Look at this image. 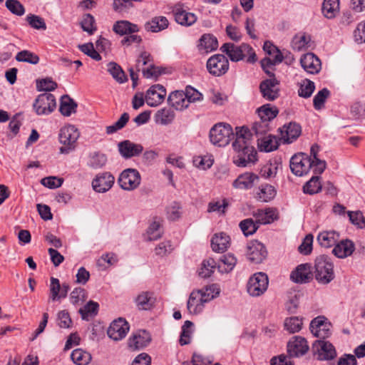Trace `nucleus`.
I'll use <instances>...</instances> for the list:
<instances>
[{
	"label": "nucleus",
	"mask_w": 365,
	"mask_h": 365,
	"mask_svg": "<svg viewBox=\"0 0 365 365\" xmlns=\"http://www.w3.org/2000/svg\"><path fill=\"white\" fill-rule=\"evenodd\" d=\"M338 237V234L334 231L321 232V247L329 248L336 245Z\"/></svg>",
	"instance_id": "50"
},
{
	"label": "nucleus",
	"mask_w": 365,
	"mask_h": 365,
	"mask_svg": "<svg viewBox=\"0 0 365 365\" xmlns=\"http://www.w3.org/2000/svg\"><path fill=\"white\" fill-rule=\"evenodd\" d=\"M279 81L276 78L265 79L259 84V90L262 97L269 101H273L279 96L278 87Z\"/></svg>",
	"instance_id": "11"
},
{
	"label": "nucleus",
	"mask_w": 365,
	"mask_h": 365,
	"mask_svg": "<svg viewBox=\"0 0 365 365\" xmlns=\"http://www.w3.org/2000/svg\"><path fill=\"white\" fill-rule=\"evenodd\" d=\"M202 294V299H205V303L211 301L220 294V289L216 284H211L200 289Z\"/></svg>",
	"instance_id": "52"
},
{
	"label": "nucleus",
	"mask_w": 365,
	"mask_h": 365,
	"mask_svg": "<svg viewBox=\"0 0 365 365\" xmlns=\"http://www.w3.org/2000/svg\"><path fill=\"white\" fill-rule=\"evenodd\" d=\"M336 356L337 351L333 344L321 339V361H334Z\"/></svg>",
	"instance_id": "32"
},
{
	"label": "nucleus",
	"mask_w": 365,
	"mask_h": 365,
	"mask_svg": "<svg viewBox=\"0 0 365 365\" xmlns=\"http://www.w3.org/2000/svg\"><path fill=\"white\" fill-rule=\"evenodd\" d=\"M310 42L309 36L299 33L296 34L292 41V47L297 51H302L308 46Z\"/></svg>",
	"instance_id": "44"
},
{
	"label": "nucleus",
	"mask_w": 365,
	"mask_h": 365,
	"mask_svg": "<svg viewBox=\"0 0 365 365\" xmlns=\"http://www.w3.org/2000/svg\"><path fill=\"white\" fill-rule=\"evenodd\" d=\"M220 50L225 53L232 61L237 62L244 59V53L251 51L252 47L247 43L236 46L232 43H225L221 46Z\"/></svg>",
	"instance_id": "10"
},
{
	"label": "nucleus",
	"mask_w": 365,
	"mask_h": 365,
	"mask_svg": "<svg viewBox=\"0 0 365 365\" xmlns=\"http://www.w3.org/2000/svg\"><path fill=\"white\" fill-rule=\"evenodd\" d=\"M113 31L120 35L133 34L138 31V27L136 24H131L128 21H117L113 26Z\"/></svg>",
	"instance_id": "35"
},
{
	"label": "nucleus",
	"mask_w": 365,
	"mask_h": 365,
	"mask_svg": "<svg viewBox=\"0 0 365 365\" xmlns=\"http://www.w3.org/2000/svg\"><path fill=\"white\" fill-rule=\"evenodd\" d=\"M313 243V235L308 234L304 238L302 244L298 247L299 253L307 255L312 252Z\"/></svg>",
	"instance_id": "58"
},
{
	"label": "nucleus",
	"mask_w": 365,
	"mask_h": 365,
	"mask_svg": "<svg viewBox=\"0 0 365 365\" xmlns=\"http://www.w3.org/2000/svg\"><path fill=\"white\" fill-rule=\"evenodd\" d=\"M321 339L325 340L331 335V328L332 327L331 323L328 319L321 315Z\"/></svg>",
	"instance_id": "62"
},
{
	"label": "nucleus",
	"mask_w": 365,
	"mask_h": 365,
	"mask_svg": "<svg viewBox=\"0 0 365 365\" xmlns=\"http://www.w3.org/2000/svg\"><path fill=\"white\" fill-rule=\"evenodd\" d=\"M78 104L68 95H64L61 98L59 111L64 116H70L76 113Z\"/></svg>",
	"instance_id": "29"
},
{
	"label": "nucleus",
	"mask_w": 365,
	"mask_h": 365,
	"mask_svg": "<svg viewBox=\"0 0 365 365\" xmlns=\"http://www.w3.org/2000/svg\"><path fill=\"white\" fill-rule=\"evenodd\" d=\"M79 138V133L73 125H68L62 128L59 133V141L63 145L60 148L61 153H68L73 150Z\"/></svg>",
	"instance_id": "4"
},
{
	"label": "nucleus",
	"mask_w": 365,
	"mask_h": 365,
	"mask_svg": "<svg viewBox=\"0 0 365 365\" xmlns=\"http://www.w3.org/2000/svg\"><path fill=\"white\" fill-rule=\"evenodd\" d=\"M71 357L72 361L77 365H87L91 360V355L81 349L73 350Z\"/></svg>",
	"instance_id": "42"
},
{
	"label": "nucleus",
	"mask_w": 365,
	"mask_h": 365,
	"mask_svg": "<svg viewBox=\"0 0 365 365\" xmlns=\"http://www.w3.org/2000/svg\"><path fill=\"white\" fill-rule=\"evenodd\" d=\"M27 21L29 24V25L36 29H46V25L43 18L34 15V14H29L27 16Z\"/></svg>",
	"instance_id": "61"
},
{
	"label": "nucleus",
	"mask_w": 365,
	"mask_h": 365,
	"mask_svg": "<svg viewBox=\"0 0 365 365\" xmlns=\"http://www.w3.org/2000/svg\"><path fill=\"white\" fill-rule=\"evenodd\" d=\"M233 136L234 133L231 125L225 123H218L210 130V142L218 147L228 145Z\"/></svg>",
	"instance_id": "3"
},
{
	"label": "nucleus",
	"mask_w": 365,
	"mask_h": 365,
	"mask_svg": "<svg viewBox=\"0 0 365 365\" xmlns=\"http://www.w3.org/2000/svg\"><path fill=\"white\" fill-rule=\"evenodd\" d=\"M305 194L314 195L319 192V176L314 175L303 186Z\"/></svg>",
	"instance_id": "49"
},
{
	"label": "nucleus",
	"mask_w": 365,
	"mask_h": 365,
	"mask_svg": "<svg viewBox=\"0 0 365 365\" xmlns=\"http://www.w3.org/2000/svg\"><path fill=\"white\" fill-rule=\"evenodd\" d=\"M135 302L140 309L148 310L153 306L155 299L151 293L142 292L137 297Z\"/></svg>",
	"instance_id": "40"
},
{
	"label": "nucleus",
	"mask_w": 365,
	"mask_h": 365,
	"mask_svg": "<svg viewBox=\"0 0 365 365\" xmlns=\"http://www.w3.org/2000/svg\"><path fill=\"white\" fill-rule=\"evenodd\" d=\"M114 182L115 178L111 173L103 172L96 175L92 181V187L96 192L103 193L113 187Z\"/></svg>",
	"instance_id": "14"
},
{
	"label": "nucleus",
	"mask_w": 365,
	"mask_h": 365,
	"mask_svg": "<svg viewBox=\"0 0 365 365\" xmlns=\"http://www.w3.org/2000/svg\"><path fill=\"white\" fill-rule=\"evenodd\" d=\"M107 156L101 152H94L89 155L88 165L93 169H100L107 163Z\"/></svg>",
	"instance_id": "39"
},
{
	"label": "nucleus",
	"mask_w": 365,
	"mask_h": 365,
	"mask_svg": "<svg viewBox=\"0 0 365 365\" xmlns=\"http://www.w3.org/2000/svg\"><path fill=\"white\" fill-rule=\"evenodd\" d=\"M324 265L321 269V283L328 284L334 279V264L330 262L327 257L321 256V262Z\"/></svg>",
	"instance_id": "26"
},
{
	"label": "nucleus",
	"mask_w": 365,
	"mask_h": 365,
	"mask_svg": "<svg viewBox=\"0 0 365 365\" xmlns=\"http://www.w3.org/2000/svg\"><path fill=\"white\" fill-rule=\"evenodd\" d=\"M230 245V237L225 233L215 234L211 240V247L213 251L225 252Z\"/></svg>",
	"instance_id": "27"
},
{
	"label": "nucleus",
	"mask_w": 365,
	"mask_h": 365,
	"mask_svg": "<svg viewBox=\"0 0 365 365\" xmlns=\"http://www.w3.org/2000/svg\"><path fill=\"white\" fill-rule=\"evenodd\" d=\"M319 150V145L314 144L311 148L309 155L304 153L294 155L289 162L292 173L296 176L301 177L307 175L313 168L314 173H316L319 164V158L317 157Z\"/></svg>",
	"instance_id": "2"
},
{
	"label": "nucleus",
	"mask_w": 365,
	"mask_h": 365,
	"mask_svg": "<svg viewBox=\"0 0 365 365\" xmlns=\"http://www.w3.org/2000/svg\"><path fill=\"white\" fill-rule=\"evenodd\" d=\"M314 88L315 86L314 82L306 79L300 86L298 91L299 96L304 98H309L312 96Z\"/></svg>",
	"instance_id": "55"
},
{
	"label": "nucleus",
	"mask_w": 365,
	"mask_h": 365,
	"mask_svg": "<svg viewBox=\"0 0 365 365\" xmlns=\"http://www.w3.org/2000/svg\"><path fill=\"white\" fill-rule=\"evenodd\" d=\"M236 138L232 143L235 155L233 163L238 167H247L257 161V151L251 143L252 133L246 127H236Z\"/></svg>",
	"instance_id": "1"
},
{
	"label": "nucleus",
	"mask_w": 365,
	"mask_h": 365,
	"mask_svg": "<svg viewBox=\"0 0 365 365\" xmlns=\"http://www.w3.org/2000/svg\"><path fill=\"white\" fill-rule=\"evenodd\" d=\"M350 112L355 120L365 118V103L361 101L354 103L351 106Z\"/></svg>",
	"instance_id": "54"
},
{
	"label": "nucleus",
	"mask_w": 365,
	"mask_h": 365,
	"mask_svg": "<svg viewBox=\"0 0 365 365\" xmlns=\"http://www.w3.org/2000/svg\"><path fill=\"white\" fill-rule=\"evenodd\" d=\"M284 327L290 333L298 332L302 327V319L298 317H291L284 321Z\"/></svg>",
	"instance_id": "47"
},
{
	"label": "nucleus",
	"mask_w": 365,
	"mask_h": 365,
	"mask_svg": "<svg viewBox=\"0 0 365 365\" xmlns=\"http://www.w3.org/2000/svg\"><path fill=\"white\" fill-rule=\"evenodd\" d=\"M172 13L175 16V21L185 26H190L197 21L195 14L188 12L182 4H177L172 8Z\"/></svg>",
	"instance_id": "13"
},
{
	"label": "nucleus",
	"mask_w": 365,
	"mask_h": 365,
	"mask_svg": "<svg viewBox=\"0 0 365 365\" xmlns=\"http://www.w3.org/2000/svg\"><path fill=\"white\" fill-rule=\"evenodd\" d=\"M257 145L260 151L271 152L279 147L277 138L272 135L264 136L257 140Z\"/></svg>",
	"instance_id": "31"
},
{
	"label": "nucleus",
	"mask_w": 365,
	"mask_h": 365,
	"mask_svg": "<svg viewBox=\"0 0 365 365\" xmlns=\"http://www.w3.org/2000/svg\"><path fill=\"white\" fill-rule=\"evenodd\" d=\"M16 59L18 61L27 62L31 64H36L39 61V58L35 53L27 50H24L17 53Z\"/></svg>",
	"instance_id": "53"
},
{
	"label": "nucleus",
	"mask_w": 365,
	"mask_h": 365,
	"mask_svg": "<svg viewBox=\"0 0 365 365\" xmlns=\"http://www.w3.org/2000/svg\"><path fill=\"white\" fill-rule=\"evenodd\" d=\"M78 48L83 53L90 56L91 58L96 61L101 60V55L94 49L93 45L92 43L79 45Z\"/></svg>",
	"instance_id": "63"
},
{
	"label": "nucleus",
	"mask_w": 365,
	"mask_h": 365,
	"mask_svg": "<svg viewBox=\"0 0 365 365\" xmlns=\"http://www.w3.org/2000/svg\"><path fill=\"white\" fill-rule=\"evenodd\" d=\"M199 46L206 52L214 51L218 46L217 39L213 35L205 34L201 36Z\"/></svg>",
	"instance_id": "41"
},
{
	"label": "nucleus",
	"mask_w": 365,
	"mask_h": 365,
	"mask_svg": "<svg viewBox=\"0 0 365 365\" xmlns=\"http://www.w3.org/2000/svg\"><path fill=\"white\" fill-rule=\"evenodd\" d=\"M168 103L170 106L179 110L187 108L189 106L185 93L180 91L172 92L168 98Z\"/></svg>",
	"instance_id": "24"
},
{
	"label": "nucleus",
	"mask_w": 365,
	"mask_h": 365,
	"mask_svg": "<svg viewBox=\"0 0 365 365\" xmlns=\"http://www.w3.org/2000/svg\"><path fill=\"white\" fill-rule=\"evenodd\" d=\"M275 195L274 187L271 185L265 184L262 185L256 192V198L261 202H269L274 197Z\"/></svg>",
	"instance_id": "36"
},
{
	"label": "nucleus",
	"mask_w": 365,
	"mask_h": 365,
	"mask_svg": "<svg viewBox=\"0 0 365 365\" xmlns=\"http://www.w3.org/2000/svg\"><path fill=\"white\" fill-rule=\"evenodd\" d=\"M151 341L149 332L145 330H138L128 339V346L133 350H139L147 346Z\"/></svg>",
	"instance_id": "18"
},
{
	"label": "nucleus",
	"mask_w": 365,
	"mask_h": 365,
	"mask_svg": "<svg viewBox=\"0 0 365 365\" xmlns=\"http://www.w3.org/2000/svg\"><path fill=\"white\" fill-rule=\"evenodd\" d=\"M108 71L112 77L119 83H123L128 81V78L122 68L115 62H110L107 65Z\"/></svg>",
	"instance_id": "38"
},
{
	"label": "nucleus",
	"mask_w": 365,
	"mask_h": 365,
	"mask_svg": "<svg viewBox=\"0 0 365 365\" xmlns=\"http://www.w3.org/2000/svg\"><path fill=\"white\" fill-rule=\"evenodd\" d=\"M321 10L326 18H334L339 10V0H324Z\"/></svg>",
	"instance_id": "34"
},
{
	"label": "nucleus",
	"mask_w": 365,
	"mask_h": 365,
	"mask_svg": "<svg viewBox=\"0 0 365 365\" xmlns=\"http://www.w3.org/2000/svg\"><path fill=\"white\" fill-rule=\"evenodd\" d=\"M272 211L269 210L264 213V217L257 219L255 222L252 218L245 219L240 222V227L245 236L253 235L258 229L259 224H267L270 222L269 219L272 218Z\"/></svg>",
	"instance_id": "12"
},
{
	"label": "nucleus",
	"mask_w": 365,
	"mask_h": 365,
	"mask_svg": "<svg viewBox=\"0 0 365 365\" xmlns=\"http://www.w3.org/2000/svg\"><path fill=\"white\" fill-rule=\"evenodd\" d=\"M259 178L253 173H245L237 177L234 180L232 185L234 187L240 190H248L252 188L257 182Z\"/></svg>",
	"instance_id": "22"
},
{
	"label": "nucleus",
	"mask_w": 365,
	"mask_h": 365,
	"mask_svg": "<svg viewBox=\"0 0 365 365\" xmlns=\"http://www.w3.org/2000/svg\"><path fill=\"white\" fill-rule=\"evenodd\" d=\"M193 164L198 168L206 170L212 165L213 160L207 156H197L193 159Z\"/></svg>",
	"instance_id": "64"
},
{
	"label": "nucleus",
	"mask_w": 365,
	"mask_h": 365,
	"mask_svg": "<svg viewBox=\"0 0 365 365\" xmlns=\"http://www.w3.org/2000/svg\"><path fill=\"white\" fill-rule=\"evenodd\" d=\"M216 267H217V265L213 259L210 258L205 260L202 263V266L199 271V275L202 278L209 277L214 272Z\"/></svg>",
	"instance_id": "46"
},
{
	"label": "nucleus",
	"mask_w": 365,
	"mask_h": 365,
	"mask_svg": "<svg viewBox=\"0 0 365 365\" xmlns=\"http://www.w3.org/2000/svg\"><path fill=\"white\" fill-rule=\"evenodd\" d=\"M339 189L331 180L321 182V192L327 198H334L337 196Z\"/></svg>",
	"instance_id": "43"
},
{
	"label": "nucleus",
	"mask_w": 365,
	"mask_h": 365,
	"mask_svg": "<svg viewBox=\"0 0 365 365\" xmlns=\"http://www.w3.org/2000/svg\"><path fill=\"white\" fill-rule=\"evenodd\" d=\"M120 154L125 159L139 155L143 150L140 144L134 143L128 140L120 142L118 145Z\"/></svg>",
	"instance_id": "19"
},
{
	"label": "nucleus",
	"mask_w": 365,
	"mask_h": 365,
	"mask_svg": "<svg viewBox=\"0 0 365 365\" xmlns=\"http://www.w3.org/2000/svg\"><path fill=\"white\" fill-rule=\"evenodd\" d=\"M129 324L123 318H118L114 320L108 329V336L115 340L118 341L124 338L129 330Z\"/></svg>",
	"instance_id": "16"
},
{
	"label": "nucleus",
	"mask_w": 365,
	"mask_h": 365,
	"mask_svg": "<svg viewBox=\"0 0 365 365\" xmlns=\"http://www.w3.org/2000/svg\"><path fill=\"white\" fill-rule=\"evenodd\" d=\"M246 255L250 262L259 264L266 259L267 252L262 243L257 240H252L247 245Z\"/></svg>",
	"instance_id": "9"
},
{
	"label": "nucleus",
	"mask_w": 365,
	"mask_h": 365,
	"mask_svg": "<svg viewBox=\"0 0 365 365\" xmlns=\"http://www.w3.org/2000/svg\"><path fill=\"white\" fill-rule=\"evenodd\" d=\"M268 284V277L265 273H256L248 281L247 286V292L252 297H259L263 294L267 289Z\"/></svg>",
	"instance_id": "5"
},
{
	"label": "nucleus",
	"mask_w": 365,
	"mask_h": 365,
	"mask_svg": "<svg viewBox=\"0 0 365 365\" xmlns=\"http://www.w3.org/2000/svg\"><path fill=\"white\" fill-rule=\"evenodd\" d=\"M98 304L93 301H89L83 308L79 309V313L83 319H88L89 317H94L98 314Z\"/></svg>",
	"instance_id": "45"
},
{
	"label": "nucleus",
	"mask_w": 365,
	"mask_h": 365,
	"mask_svg": "<svg viewBox=\"0 0 365 365\" xmlns=\"http://www.w3.org/2000/svg\"><path fill=\"white\" fill-rule=\"evenodd\" d=\"M120 187L125 190H133L140 183V175L135 169L128 168L123 170L118 178Z\"/></svg>",
	"instance_id": "8"
},
{
	"label": "nucleus",
	"mask_w": 365,
	"mask_h": 365,
	"mask_svg": "<svg viewBox=\"0 0 365 365\" xmlns=\"http://www.w3.org/2000/svg\"><path fill=\"white\" fill-rule=\"evenodd\" d=\"M354 244L349 240L341 241L332 250V253L339 258L350 256L354 251Z\"/></svg>",
	"instance_id": "25"
},
{
	"label": "nucleus",
	"mask_w": 365,
	"mask_h": 365,
	"mask_svg": "<svg viewBox=\"0 0 365 365\" xmlns=\"http://www.w3.org/2000/svg\"><path fill=\"white\" fill-rule=\"evenodd\" d=\"M169 22L165 16H155L145 24V29L148 31L157 33L168 27Z\"/></svg>",
	"instance_id": "28"
},
{
	"label": "nucleus",
	"mask_w": 365,
	"mask_h": 365,
	"mask_svg": "<svg viewBox=\"0 0 365 365\" xmlns=\"http://www.w3.org/2000/svg\"><path fill=\"white\" fill-rule=\"evenodd\" d=\"M309 346L305 338L295 336L287 344V352L291 357H299L305 354Z\"/></svg>",
	"instance_id": "17"
},
{
	"label": "nucleus",
	"mask_w": 365,
	"mask_h": 365,
	"mask_svg": "<svg viewBox=\"0 0 365 365\" xmlns=\"http://www.w3.org/2000/svg\"><path fill=\"white\" fill-rule=\"evenodd\" d=\"M6 6L15 15L22 16L25 13L24 6L18 0H7L6 1Z\"/></svg>",
	"instance_id": "56"
},
{
	"label": "nucleus",
	"mask_w": 365,
	"mask_h": 365,
	"mask_svg": "<svg viewBox=\"0 0 365 365\" xmlns=\"http://www.w3.org/2000/svg\"><path fill=\"white\" fill-rule=\"evenodd\" d=\"M63 179L55 176L46 177L41 179V183L50 189L58 188L62 185Z\"/></svg>",
	"instance_id": "59"
},
{
	"label": "nucleus",
	"mask_w": 365,
	"mask_h": 365,
	"mask_svg": "<svg viewBox=\"0 0 365 365\" xmlns=\"http://www.w3.org/2000/svg\"><path fill=\"white\" fill-rule=\"evenodd\" d=\"M166 89L160 84L152 86L146 92L145 101L150 107H156L164 101Z\"/></svg>",
	"instance_id": "15"
},
{
	"label": "nucleus",
	"mask_w": 365,
	"mask_h": 365,
	"mask_svg": "<svg viewBox=\"0 0 365 365\" xmlns=\"http://www.w3.org/2000/svg\"><path fill=\"white\" fill-rule=\"evenodd\" d=\"M175 116V112L172 109L163 108L157 111L155 118L157 123L168 125L173 121Z\"/></svg>",
	"instance_id": "37"
},
{
	"label": "nucleus",
	"mask_w": 365,
	"mask_h": 365,
	"mask_svg": "<svg viewBox=\"0 0 365 365\" xmlns=\"http://www.w3.org/2000/svg\"><path fill=\"white\" fill-rule=\"evenodd\" d=\"M237 263L236 257L232 254H227L220 257L217 269L222 273H228L233 269Z\"/></svg>",
	"instance_id": "33"
},
{
	"label": "nucleus",
	"mask_w": 365,
	"mask_h": 365,
	"mask_svg": "<svg viewBox=\"0 0 365 365\" xmlns=\"http://www.w3.org/2000/svg\"><path fill=\"white\" fill-rule=\"evenodd\" d=\"M302 132L301 126L294 122L284 125L281 130L282 138L286 143H291L297 140Z\"/></svg>",
	"instance_id": "23"
},
{
	"label": "nucleus",
	"mask_w": 365,
	"mask_h": 365,
	"mask_svg": "<svg viewBox=\"0 0 365 365\" xmlns=\"http://www.w3.org/2000/svg\"><path fill=\"white\" fill-rule=\"evenodd\" d=\"M257 113L260 120L269 123L279 113L278 108L271 104H265L257 109Z\"/></svg>",
	"instance_id": "30"
},
{
	"label": "nucleus",
	"mask_w": 365,
	"mask_h": 365,
	"mask_svg": "<svg viewBox=\"0 0 365 365\" xmlns=\"http://www.w3.org/2000/svg\"><path fill=\"white\" fill-rule=\"evenodd\" d=\"M350 222L359 229L365 228V217L359 210L357 211H348Z\"/></svg>",
	"instance_id": "51"
},
{
	"label": "nucleus",
	"mask_w": 365,
	"mask_h": 365,
	"mask_svg": "<svg viewBox=\"0 0 365 365\" xmlns=\"http://www.w3.org/2000/svg\"><path fill=\"white\" fill-rule=\"evenodd\" d=\"M36 86L38 91H51L57 88V83L50 78L36 81Z\"/></svg>",
	"instance_id": "57"
},
{
	"label": "nucleus",
	"mask_w": 365,
	"mask_h": 365,
	"mask_svg": "<svg viewBox=\"0 0 365 365\" xmlns=\"http://www.w3.org/2000/svg\"><path fill=\"white\" fill-rule=\"evenodd\" d=\"M95 20L92 15L87 14L83 16V19L81 22V26L84 31L88 32L89 34H92L96 31L94 26Z\"/></svg>",
	"instance_id": "60"
},
{
	"label": "nucleus",
	"mask_w": 365,
	"mask_h": 365,
	"mask_svg": "<svg viewBox=\"0 0 365 365\" xmlns=\"http://www.w3.org/2000/svg\"><path fill=\"white\" fill-rule=\"evenodd\" d=\"M192 327L193 323L192 322L189 320L185 322L183 326L182 327V331L179 340L180 345L183 346L190 343Z\"/></svg>",
	"instance_id": "48"
},
{
	"label": "nucleus",
	"mask_w": 365,
	"mask_h": 365,
	"mask_svg": "<svg viewBox=\"0 0 365 365\" xmlns=\"http://www.w3.org/2000/svg\"><path fill=\"white\" fill-rule=\"evenodd\" d=\"M205 299H202L200 290H193L187 302V309L190 314H198L202 312Z\"/></svg>",
	"instance_id": "21"
},
{
	"label": "nucleus",
	"mask_w": 365,
	"mask_h": 365,
	"mask_svg": "<svg viewBox=\"0 0 365 365\" xmlns=\"http://www.w3.org/2000/svg\"><path fill=\"white\" fill-rule=\"evenodd\" d=\"M207 68L211 75L221 76L229 69L228 59L222 54H215L207 60Z\"/></svg>",
	"instance_id": "6"
},
{
	"label": "nucleus",
	"mask_w": 365,
	"mask_h": 365,
	"mask_svg": "<svg viewBox=\"0 0 365 365\" xmlns=\"http://www.w3.org/2000/svg\"><path fill=\"white\" fill-rule=\"evenodd\" d=\"M291 279L297 283H306L313 278L312 267L309 264H302L297 267L290 274Z\"/></svg>",
	"instance_id": "20"
},
{
	"label": "nucleus",
	"mask_w": 365,
	"mask_h": 365,
	"mask_svg": "<svg viewBox=\"0 0 365 365\" xmlns=\"http://www.w3.org/2000/svg\"><path fill=\"white\" fill-rule=\"evenodd\" d=\"M56 106L54 96L48 93L40 94L34 103V108L38 115H48L54 110Z\"/></svg>",
	"instance_id": "7"
}]
</instances>
